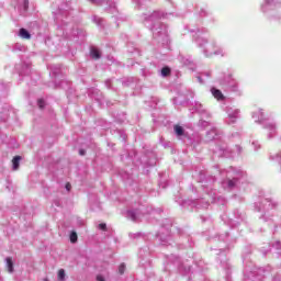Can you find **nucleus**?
Masks as SVG:
<instances>
[{"label":"nucleus","instance_id":"nucleus-15","mask_svg":"<svg viewBox=\"0 0 281 281\" xmlns=\"http://www.w3.org/2000/svg\"><path fill=\"white\" fill-rule=\"evenodd\" d=\"M86 153H87V151H86L85 149H80V150H79V155H81V156H85Z\"/></svg>","mask_w":281,"mask_h":281},{"label":"nucleus","instance_id":"nucleus-7","mask_svg":"<svg viewBox=\"0 0 281 281\" xmlns=\"http://www.w3.org/2000/svg\"><path fill=\"white\" fill-rule=\"evenodd\" d=\"M175 133L181 137V135H183V127H181V125H176L175 126Z\"/></svg>","mask_w":281,"mask_h":281},{"label":"nucleus","instance_id":"nucleus-6","mask_svg":"<svg viewBox=\"0 0 281 281\" xmlns=\"http://www.w3.org/2000/svg\"><path fill=\"white\" fill-rule=\"evenodd\" d=\"M170 74H171L170 67H164L161 69V76H164L165 78L170 76Z\"/></svg>","mask_w":281,"mask_h":281},{"label":"nucleus","instance_id":"nucleus-13","mask_svg":"<svg viewBox=\"0 0 281 281\" xmlns=\"http://www.w3.org/2000/svg\"><path fill=\"white\" fill-rule=\"evenodd\" d=\"M234 186H235L234 180H229V181H228V188H234Z\"/></svg>","mask_w":281,"mask_h":281},{"label":"nucleus","instance_id":"nucleus-5","mask_svg":"<svg viewBox=\"0 0 281 281\" xmlns=\"http://www.w3.org/2000/svg\"><path fill=\"white\" fill-rule=\"evenodd\" d=\"M90 54L94 60L100 59V50L98 48H91Z\"/></svg>","mask_w":281,"mask_h":281},{"label":"nucleus","instance_id":"nucleus-8","mask_svg":"<svg viewBox=\"0 0 281 281\" xmlns=\"http://www.w3.org/2000/svg\"><path fill=\"white\" fill-rule=\"evenodd\" d=\"M57 278H58V280H60V281H64V280H65V269H59V270H58Z\"/></svg>","mask_w":281,"mask_h":281},{"label":"nucleus","instance_id":"nucleus-16","mask_svg":"<svg viewBox=\"0 0 281 281\" xmlns=\"http://www.w3.org/2000/svg\"><path fill=\"white\" fill-rule=\"evenodd\" d=\"M97 280H98V281H104V277L98 276V277H97Z\"/></svg>","mask_w":281,"mask_h":281},{"label":"nucleus","instance_id":"nucleus-1","mask_svg":"<svg viewBox=\"0 0 281 281\" xmlns=\"http://www.w3.org/2000/svg\"><path fill=\"white\" fill-rule=\"evenodd\" d=\"M212 93L216 100H225V97L223 95V92H221V90L213 88Z\"/></svg>","mask_w":281,"mask_h":281},{"label":"nucleus","instance_id":"nucleus-10","mask_svg":"<svg viewBox=\"0 0 281 281\" xmlns=\"http://www.w3.org/2000/svg\"><path fill=\"white\" fill-rule=\"evenodd\" d=\"M124 271H126V266L124 263H121L119 267V273L124 274Z\"/></svg>","mask_w":281,"mask_h":281},{"label":"nucleus","instance_id":"nucleus-12","mask_svg":"<svg viewBox=\"0 0 281 281\" xmlns=\"http://www.w3.org/2000/svg\"><path fill=\"white\" fill-rule=\"evenodd\" d=\"M99 229H101L102 232H106V224L104 223L99 224Z\"/></svg>","mask_w":281,"mask_h":281},{"label":"nucleus","instance_id":"nucleus-4","mask_svg":"<svg viewBox=\"0 0 281 281\" xmlns=\"http://www.w3.org/2000/svg\"><path fill=\"white\" fill-rule=\"evenodd\" d=\"M20 36L21 38H26V41H30V38H32V35L30 34V32H27V30L25 29L20 30Z\"/></svg>","mask_w":281,"mask_h":281},{"label":"nucleus","instance_id":"nucleus-3","mask_svg":"<svg viewBox=\"0 0 281 281\" xmlns=\"http://www.w3.org/2000/svg\"><path fill=\"white\" fill-rule=\"evenodd\" d=\"M7 269L9 273H13L14 271V262L12 261V258L8 257L7 258Z\"/></svg>","mask_w":281,"mask_h":281},{"label":"nucleus","instance_id":"nucleus-14","mask_svg":"<svg viewBox=\"0 0 281 281\" xmlns=\"http://www.w3.org/2000/svg\"><path fill=\"white\" fill-rule=\"evenodd\" d=\"M66 190L69 192V190H71V183L67 182L66 183Z\"/></svg>","mask_w":281,"mask_h":281},{"label":"nucleus","instance_id":"nucleus-2","mask_svg":"<svg viewBox=\"0 0 281 281\" xmlns=\"http://www.w3.org/2000/svg\"><path fill=\"white\" fill-rule=\"evenodd\" d=\"M21 156H15L12 159V166H13V170H19V166L21 164Z\"/></svg>","mask_w":281,"mask_h":281},{"label":"nucleus","instance_id":"nucleus-11","mask_svg":"<svg viewBox=\"0 0 281 281\" xmlns=\"http://www.w3.org/2000/svg\"><path fill=\"white\" fill-rule=\"evenodd\" d=\"M37 104L41 109H45V100L43 99L37 100Z\"/></svg>","mask_w":281,"mask_h":281},{"label":"nucleus","instance_id":"nucleus-9","mask_svg":"<svg viewBox=\"0 0 281 281\" xmlns=\"http://www.w3.org/2000/svg\"><path fill=\"white\" fill-rule=\"evenodd\" d=\"M70 243H78V234H76V232L70 234Z\"/></svg>","mask_w":281,"mask_h":281}]
</instances>
